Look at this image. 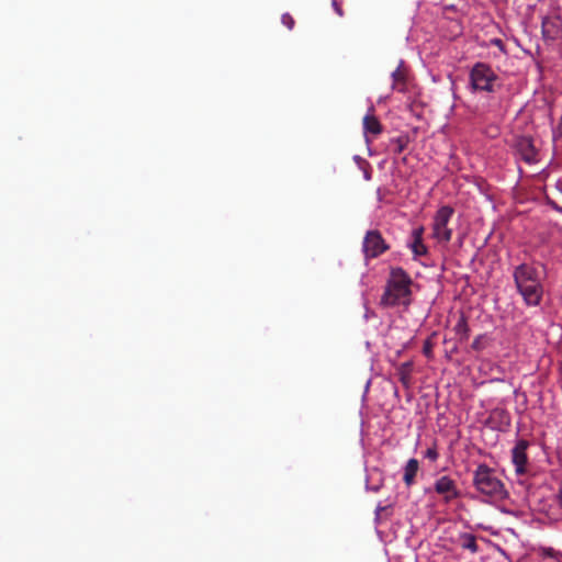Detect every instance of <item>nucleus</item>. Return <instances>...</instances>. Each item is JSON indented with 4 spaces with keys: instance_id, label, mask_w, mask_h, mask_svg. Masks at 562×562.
Instances as JSON below:
<instances>
[{
    "instance_id": "obj_9",
    "label": "nucleus",
    "mask_w": 562,
    "mask_h": 562,
    "mask_svg": "<svg viewBox=\"0 0 562 562\" xmlns=\"http://www.w3.org/2000/svg\"><path fill=\"white\" fill-rule=\"evenodd\" d=\"M516 150L520 158L527 164L538 161V150L531 137L521 136L516 139Z\"/></svg>"
},
{
    "instance_id": "obj_22",
    "label": "nucleus",
    "mask_w": 562,
    "mask_h": 562,
    "mask_svg": "<svg viewBox=\"0 0 562 562\" xmlns=\"http://www.w3.org/2000/svg\"><path fill=\"white\" fill-rule=\"evenodd\" d=\"M423 352L426 357L430 358L432 355V344L429 339L424 342Z\"/></svg>"
},
{
    "instance_id": "obj_12",
    "label": "nucleus",
    "mask_w": 562,
    "mask_h": 562,
    "mask_svg": "<svg viewBox=\"0 0 562 562\" xmlns=\"http://www.w3.org/2000/svg\"><path fill=\"white\" fill-rule=\"evenodd\" d=\"M488 420L497 429H504L510 425V416L508 412L502 408L492 411Z\"/></svg>"
},
{
    "instance_id": "obj_20",
    "label": "nucleus",
    "mask_w": 562,
    "mask_h": 562,
    "mask_svg": "<svg viewBox=\"0 0 562 562\" xmlns=\"http://www.w3.org/2000/svg\"><path fill=\"white\" fill-rule=\"evenodd\" d=\"M281 22L283 25H285L289 30H292L294 27V19L290 13H284L281 16Z\"/></svg>"
},
{
    "instance_id": "obj_16",
    "label": "nucleus",
    "mask_w": 562,
    "mask_h": 562,
    "mask_svg": "<svg viewBox=\"0 0 562 562\" xmlns=\"http://www.w3.org/2000/svg\"><path fill=\"white\" fill-rule=\"evenodd\" d=\"M363 130L364 133L379 135L382 133V125L374 115H366L363 117Z\"/></svg>"
},
{
    "instance_id": "obj_1",
    "label": "nucleus",
    "mask_w": 562,
    "mask_h": 562,
    "mask_svg": "<svg viewBox=\"0 0 562 562\" xmlns=\"http://www.w3.org/2000/svg\"><path fill=\"white\" fill-rule=\"evenodd\" d=\"M546 279V266L539 261H525L513 269L516 291L528 307H537L541 304Z\"/></svg>"
},
{
    "instance_id": "obj_23",
    "label": "nucleus",
    "mask_w": 562,
    "mask_h": 562,
    "mask_svg": "<svg viewBox=\"0 0 562 562\" xmlns=\"http://www.w3.org/2000/svg\"><path fill=\"white\" fill-rule=\"evenodd\" d=\"M481 340H482V337H481V336L476 337V338L473 340L472 345H471L472 349H474V350H476V351L481 350V349L483 348V346H482V341H481Z\"/></svg>"
},
{
    "instance_id": "obj_4",
    "label": "nucleus",
    "mask_w": 562,
    "mask_h": 562,
    "mask_svg": "<svg viewBox=\"0 0 562 562\" xmlns=\"http://www.w3.org/2000/svg\"><path fill=\"white\" fill-rule=\"evenodd\" d=\"M498 76L492 67L484 63H476L470 71V85L474 91L494 92Z\"/></svg>"
},
{
    "instance_id": "obj_5",
    "label": "nucleus",
    "mask_w": 562,
    "mask_h": 562,
    "mask_svg": "<svg viewBox=\"0 0 562 562\" xmlns=\"http://www.w3.org/2000/svg\"><path fill=\"white\" fill-rule=\"evenodd\" d=\"M454 210L449 205L441 206L434 216L432 236L440 243H449L452 237V229L448 227Z\"/></svg>"
},
{
    "instance_id": "obj_3",
    "label": "nucleus",
    "mask_w": 562,
    "mask_h": 562,
    "mask_svg": "<svg viewBox=\"0 0 562 562\" xmlns=\"http://www.w3.org/2000/svg\"><path fill=\"white\" fill-rule=\"evenodd\" d=\"M473 485L477 492L502 499L506 496V490L502 481L495 475L494 470L486 464H480L473 475Z\"/></svg>"
},
{
    "instance_id": "obj_18",
    "label": "nucleus",
    "mask_w": 562,
    "mask_h": 562,
    "mask_svg": "<svg viewBox=\"0 0 562 562\" xmlns=\"http://www.w3.org/2000/svg\"><path fill=\"white\" fill-rule=\"evenodd\" d=\"M390 142L393 146L392 150L394 155H400L406 149L409 143V137L408 135H400L398 137L392 138Z\"/></svg>"
},
{
    "instance_id": "obj_2",
    "label": "nucleus",
    "mask_w": 562,
    "mask_h": 562,
    "mask_svg": "<svg viewBox=\"0 0 562 562\" xmlns=\"http://www.w3.org/2000/svg\"><path fill=\"white\" fill-rule=\"evenodd\" d=\"M412 277L401 267H392L380 299L383 307L408 306L412 302Z\"/></svg>"
},
{
    "instance_id": "obj_6",
    "label": "nucleus",
    "mask_w": 562,
    "mask_h": 562,
    "mask_svg": "<svg viewBox=\"0 0 562 562\" xmlns=\"http://www.w3.org/2000/svg\"><path fill=\"white\" fill-rule=\"evenodd\" d=\"M390 246L378 229L368 231L363 237L362 251L367 260L375 259L387 251Z\"/></svg>"
},
{
    "instance_id": "obj_7",
    "label": "nucleus",
    "mask_w": 562,
    "mask_h": 562,
    "mask_svg": "<svg viewBox=\"0 0 562 562\" xmlns=\"http://www.w3.org/2000/svg\"><path fill=\"white\" fill-rule=\"evenodd\" d=\"M541 33L544 41H555L562 36V19L558 13L542 16Z\"/></svg>"
},
{
    "instance_id": "obj_15",
    "label": "nucleus",
    "mask_w": 562,
    "mask_h": 562,
    "mask_svg": "<svg viewBox=\"0 0 562 562\" xmlns=\"http://www.w3.org/2000/svg\"><path fill=\"white\" fill-rule=\"evenodd\" d=\"M392 88L398 92H404L406 90V71L404 68L398 66L393 72H392Z\"/></svg>"
},
{
    "instance_id": "obj_24",
    "label": "nucleus",
    "mask_w": 562,
    "mask_h": 562,
    "mask_svg": "<svg viewBox=\"0 0 562 562\" xmlns=\"http://www.w3.org/2000/svg\"><path fill=\"white\" fill-rule=\"evenodd\" d=\"M331 4H333V8H334V10L336 11V13H337L339 16H342V15H344V12H342L341 5L337 2V0H333V1H331Z\"/></svg>"
},
{
    "instance_id": "obj_14",
    "label": "nucleus",
    "mask_w": 562,
    "mask_h": 562,
    "mask_svg": "<svg viewBox=\"0 0 562 562\" xmlns=\"http://www.w3.org/2000/svg\"><path fill=\"white\" fill-rule=\"evenodd\" d=\"M412 372H413V362L412 361L403 362L397 367L396 374L398 376L400 382L405 387H408L411 385Z\"/></svg>"
},
{
    "instance_id": "obj_19",
    "label": "nucleus",
    "mask_w": 562,
    "mask_h": 562,
    "mask_svg": "<svg viewBox=\"0 0 562 562\" xmlns=\"http://www.w3.org/2000/svg\"><path fill=\"white\" fill-rule=\"evenodd\" d=\"M454 330L461 338L469 337V327L464 317H461L454 326Z\"/></svg>"
},
{
    "instance_id": "obj_11",
    "label": "nucleus",
    "mask_w": 562,
    "mask_h": 562,
    "mask_svg": "<svg viewBox=\"0 0 562 562\" xmlns=\"http://www.w3.org/2000/svg\"><path fill=\"white\" fill-rule=\"evenodd\" d=\"M423 235H424L423 226H419V227L413 229V232H412L413 241L409 245V248L416 257L425 256L428 252V249L423 240Z\"/></svg>"
},
{
    "instance_id": "obj_10",
    "label": "nucleus",
    "mask_w": 562,
    "mask_h": 562,
    "mask_svg": "<svg viewBox=\"0 0 562 562\" xmlns=\"http://www.w3.org/2000/svg\"><path fill=\"white\" fill-rule=\"evenodd\" d=\"M529 442L527 440H519L516 446L512 450V459L513 463L516 469L517 474H525L526 473V465L528 462L527 458V449H528Z\"/></svg>"
},
{
    "instance_id": "obj_21",
    "label": "nucleus",
    "mask_w": 562,
    "mask_h": 562,
    "mask_svg": "<svg viewBox=\"0 0 562 562\" xmlns=\"http://www.w3.org/2000/svg\"><path fill=\"white\" fill-rule=\"evenodd\" d=\"M438 457H439V453L435 446L428 448L425 452V458H427L431 461H436L438 459Z\"/></svg>"
},
{
    "instance_id": "obj_13",
    "label": "nucleus",
    "mask_w": 562,
    "mask_h": 562,
    "mask_svg": "<svg viewBox=\"0 0 562 562\" xmlns=\"http://www.w3.org/2000/svg\"><path fill=\"white\" fill-rule=\"evenodd\" d=\"M419 470V462L417 459H409L404 467V475L403 481L407 487H411L413 484H415V479L417 475V472Z\"/></svg>"
},
{
    "instance_id": "obj_25",
    "label": "nucleus",
    "mask_w": 562,
    "mask_h": 562,
    "mask_svg": "<svg viewBox=\"0 0 562 562\" xmlns=\"http://www.w3.org/2000/svg\"><path fill=\"white\" fill-rule=\"evenodd\" d=\"M550 204L559 212L562 213V205L558 204L555 201L553 200H549Z\"/></svg>"
},
{
    "instance_id": "obj_26",
    "label": "nucleus",
    "mask_w": 562,
    "mask_h": 562,
    "mask_svg": "<svg viewBox=\"0 0 562 562\" xmlns=\"http://www.w3.org/2000/svg\"><path fill=\"white\" fill-rule=\"evenodd\" d=\"M364 178H366L367 180H370V178H371V173H370L369 171H366V172H364Z\"/></svg>"
},
{
    "instance_id": "obj_27",
    "label": "nucleus",
    "mask_w": 562,
    "mask_h": 562,
    "mask_svg": "<svg viewBox=\"0 0 562 562\" xmlns=\"http://www.w3.org/2000/svg\"><path fill=\"white\" fill-rule=\"evenodd\" d=\"M559 130L562 133V115H561V121H560V124H559Z\"/></svg>"
},
{
    "instance_id": "obj_17",
    "label": "nucleus",
    "mask_w": 562,
    "mask_h": 562,
    "mask_svg": "<svg viewBox=\"0 0 562 562\" xmlns=\"http://www.w3.org/2000/svg\"><path fill=\"white\" fill-rule=\"evenodd\" d=\"M460 544L463 549H467L471 551L472 553H475L479 551V546L476 543V538L472 533H462L460 536Z\"/></svg>"
},
{
    "instance_id": "obj_8",
    "label": "nucleus",
    "mask_w": 562,
    "mask_h": 562,
    "mask_svg": "<svg viewBox=\"0 0 562 562\" xmlns=\"http://www.w3.org/2000/svg\"><path fill=\"white\" fill-rule=\"evenodd\" d=\"M434 490L443 497L446 503H450L452 499L460 497L456 482L448 475H442L437 479L434 484Z\"/></svg>"
},
{
    "instance_id": "obj_28",
    "label": "nucleus",
    "mask_w": 562,
    "mask_h": 562,
    "mask_svg": "<svg viewBox=\"0 0 562 562\" xmlns=\"http://www.w3.org/2000/svg\"><path fill=\"white\" fill-rule=\"evenodd\" d=\"M495 43H496V45H499L501 44V40H496Z\"/></svg>"
}]
</instances>
